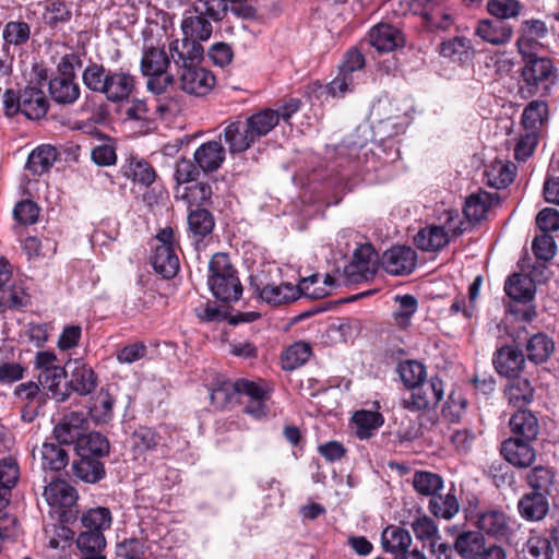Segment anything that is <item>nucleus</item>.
<instances>
[{"instance_id": "obj_1", "label": "nucleus", "mask_w": 559, "mask_h": 559, "mask_svg": "<svg viewBox=\"0 0 559 559\" xmlns=\"http://www.w3.org/2000/svg\"><path fill=\"white\" fill-rule=\"evenodd\" d=\"M212 0L192 1L185 10L180 23L183 38L175 39L169 44V52L180 53L188 59H203L204 48L202 41L210 39L214 23H219L227 14L212 4Z\"/></svg>"}, {"instance_id": "obj_2", "label": "nucleus", "mask_w": 559, "mask_h": 559, "mask_svg": "<svg viewBox=\"0 0 559 559\" xmlns=\"http://www.w3.org/2000/svg\"><path fill=\"white\" fill-rule=\"evenodd\" d=\"M321 278L322 276L320 274H312L302 278L298 285H293L290 283H269L260 275H251L250 287L262 301L272 307H276L290 304L297 300L300 296H305L310 299H321L326 297L328 292L325 288L310 289V285L320 282Z\"/></svg>"}, {"instance_id": "obj_3", "label": "nucleus", "mask_w": 559, "mask_h": 559, "mask_svg": "<svg viewBox=\"0 0 559 559\" xmlns=\"http://www.w3.org/2000/svg\"><path fill=\"white\" fill-rule=\"evenodd\" d=\"M521 76L523 85L520 93L524 97H548L559 81L558 69L547 57H530L522 68Z\"/></svg>"}, {"instance_id": "obj_4", "label": "nucleus", "mask_w": 559, "mask_h": 559, "mask_svg": "<svg viewBox=\"0 0 559 559\" xmlns=\"http://www.w3.org/2000/svg\"><path fill=\"white\" fill-rule=\"evenodd\" d=\"M207 284L213 296L223 302L238 301L242 285L226 253H215L209 262Z\"/></svg>"}, {"instance_id": "obj_5", "label": "nucleus", "mask_w": 559, "mask_h": 559, "mask_svg": "<svg viewBox=\"0 0 559 559\" xmlns=\"http://www.w3.org/2000/svg\"><path fill=\"white\" fill-rule=\"evenodd\" d=\"M177 67L176 82L180 91L186 94L202 97L207 95L215 86L214 74L201 67L202 59H188L180 53L169 52Z\"/></svg>"}, {"instance_id": "obj_6", "label": "nucleus", "mask_w": 559, "mask_h": 559, "mask_svg": "<svg viewBox=\"0 0 559 559\" xmlns=\"http://www.w3.org/2000/svg\"><path fill=\"white\" fill-rule=\"evenodd\" d=\"M170 59L164 48L150 47L143 50L141 71L147 76V88L151 92H162L165 86L175 85V75L167 72Z\"/></svg>"}, {"instance_id": "obj_7", "label": "nucleus", "mask_w": 559, "mask_h": 559, "mask_svg": "<svg viewBox=\"0 0 559 559\" xmlns=\"http://www.w3.org/2000/svg\"><path fill=\"white\" fill-rule=\"evenodd\" d=\"M43 496L62 523H71L78 518L76 490L63 479L51 480L44 488Z\"/></svg>"}, {"instance_id": "obj_8", "label": "nucleus", "mask_w": 559, "mask_h": 559, "mask_svg": "<svg viewBox=\"0 0 559 559\" xmlns=\"http://www.w3.org/2000/svg\"><path fill=\"white\" fill-rule=\"evenodd\" d=\"M156 241L152 257L153 269L164 278H173L179 271L174 229L171 227L160 229L156 235Z\"/></svg>"}, {"instance_id": "obj_9", "label": "nucleus", "mask_w": 559, "mask_h": 559, "mask_svg": "<svg viewBox=\"0 0 559 559\" xmlns=\"http://www.w3.org/2000/svg\"><path fill=\"white\" fill-rule=\"evenodd\" d=\"M378 271V254L369 243L362 245L354 252L352 262L345 267V275L350 283L367 282Z\"/></svg>"}, {"instance_id": "obj_10", "label": "nucleus", "mask_w": 559, "mask_h": 559, "mask_svg": "<svg viewBox=\"0 0 559 559\" xmlns=\"http://www.w3.org/2000/svg\"><path fill=\"white\" fill-rule=\"evenodd\" d=\"M443 397V381L432 377L412 389L409 397L403 400V406L409 411H425L436 407Z\"/></svg>"}, {"instance_id": "obj_11", "label": "nucleus", "mask_w": 559, "mask_h": 559, "mask_svg": "<svg viewBox=\"0 0 559 559\" xmlns=\"http://www.w3.org/2000/svg\"><path fill=\"white\" fill-rule=\"evenodd\" d=\"M381 265L391 275H408L416 269L417 253L407 246H393L382 254Z\"/></svg>"}, {"instance_id": "obj_12", "label": "nucleus", "mask_w": 559, "mask_h": 559, "mask_svg": "<svg viewBox=\"0 0 559 559\" xmlns=\"http://www.w3.org/2000/svg\"><path fill=\"white\" fill-rule=\"evenodd\" d=\"M88 429L85 413L73 411L62 416L53 428V437L60 444L78 443Z\"/></svg>"}, {"instance_id": "obj_13", "label": "nucleus", "mask_w": 559, "mask_h": 559, "mask_svg": "<svg viewBox=\"0 0 559 559\" xmlns=\"http://www.w3.org/2000/svg\"><path fill=\"white\" fill-rule=\"evenodd\" d=\"M532 441L519 437H510L501 443L500 453L515 468L531 467L537 457Z\"/></svg>"}, {"instance_id": "obj_14", "label": "nucleus", "mask_w": 559, "mask_h": 559, "mask_svg": "<svg viewBox=\"0 0 559 559\" xmlns=\"http://www.w3.org/2000/svg\"><path fill=\"white\" fill-rule=\"evenodd\" d=\"M67 367L70 369V380L67 383V388L69 386L81 396L88 395L96 389L98 383L97 374L83 359H70Z\"/></svg>"}, {"instance_id": "obj_15", "label": "nucleus", "mask_w": 559, "mask_h": 559, "mask_svg": "<svg viewBox=\"0 0 559 559\" xmlns=\"http://www.w3.org/2000/svg\"><path fill=\"white\" fill-rule=\"evenodd\" d=\"M496 371L503 377L515 378L523 371L525 357L521 349L504 345L497 349L492 359Z\"/></svg>"}, {"instance_id": "obj_16", "label": "nucleus", "mask_w": 559, "mask_h": 559, "mask_svg": "<svg viewBox=\"0 0 559 559\" xmlns=\"http://www.w3.org/2000/svg\"><path fill=\"white\" fill-rule=\"evenodd\" d=\"M135 88V79L128 72L108 70L102 94L110 103H121L129 98Z\"/></svg>"}, {"instance_id": "obj_17", "label": "nucleus", "mask_w": 559, "mask_h": 559, "mask_svg": "<svg viewBox=\"0 0 559 559\" xmlns=\"http://www.w3.org/2000/svg\"><path fill=\"white\" fill-rule=\"evenodd\" d=\"M475 34L490 45L502 46L511 40L513 27L508 22L497 17L485 19L478 21Z\"/></svg>"}, {"instance_id": "obj_18", "label": "nucleus", "mask_w": 559, "mask_h": 559, "mask_svg": "<svg viewBox=\"0 0 559 559\" xmlns=\"http://www.w3.org/2000/svg\"><path fill=\"white\" fill-rule=\"evenodd\" d=\"M370 44L381 52H390L405 44L402 32L390 24H378L369 33Z\"/></svg>"}, {"instance_id": "obj_19", "label": "nucleus", "mask_w": 559, "mask_h": 559, "mask_svg": "<svg viewBox=\"0 0 559 559\" xmlns=\"http://www.w3.org/2000/svg\"><path fill=\"white\" fill-rule=\"evenodd\" d=\"M224 141L230 154L246 152L257 142L247 122L240 120L230 122L224 129Z\"/></svg>"}, {"instance_id": "obj_20", "label": "nucleus", "mask_w": 559, "mask_h": 559, "mask_svg": "<svg viewBox=\"0 0 559 559\" xmlns=\"http://www.w3.org/2000/svg\"><path fill=\"white\" fill-rule=\"evenodd\" d=\"M193 158L202 171L213 173L225 160V148L221 141H207L195 150Z\"/></svg>"}, {"instance_id": "obj_21", "label": "nucleus", "mask_w": 559, "mask_h": 559, "mask_svg": "<svg viewBox=\"0 0 559 559\" xmlns=\"http://www.w3.org/2000/svg\"><path fill=\"white\" fill-rule=\"evenodd\" d=\"M48 91L51 99L63 106L74 104L81 95V87L79 83L70 76L52 78L49 81Z\"/></svg>"}, {"instance_id": "obj_22", "label": "nucleus", "mask_w": 559, "mask_h": 559, "mask_svg": "<svg viewBox=\"0 0 559 559\" xmlns=\"http://www.w3.org/2000/svg\"><path fill=\"white\" fill-rule=\"evenodd\" d=\"M21 114L36 120L46 116L48 100L44 92L37 87H26L20 92Z\"/></svg>"}, {"instance_id": "obj_23", "label": "nucleus", "mask_w": 559, "mask_h": 559, "mask_svg": "<svg viewBox=\"0 0 559 559\" xmlns=\"http://www.w3.org/2000/svg\"><path fill=\"white\" fill-rule=\"evenodd\" d=\"M520 515L531 522L542 521L549 511L548 497L544 493L527 492L518 502Z\"/></svg>"}, {"instance_id": "obj_24", "label": "nucleus", "mask_w": 559, "mask_h": 559, "mask_svg": "<svg viewBox=\"0 0 559 559\" xmlns=\"http://www.w3.org/2000/svg\"><path fill=\"white\" fill-rule=\"evenodd\" d=\"M476 526L481 534H486L495 538H506L510 532L507 516L499 510H487L479 513Z\"/></svg>"}, {"instance_id": "obj_25", "label": "nucleus", "mask_w": 559, "mask_h": 559, "mask_svg": "<svg viewBox=\"0 0 559 559\" xmlns=\"http://www.w3.org/2000/svg\"><path fill=\"white\" fill-rule=\"evenodd\" d=\"M237 394L246 395L250 403L246 406V412L254 417H261L265 414L264 402L267 399V392L258 383L245 379L236 381Z\"/></svg>"}, {"instance_id": "obj_26", "label": "nucleus", "mask_w": 559, "mask_h": 559, "mask_svg": "<svg viewBox=\"0 0 559 559\" xmlns=\"http://www.w3.org/2000/svg\"><path fill=\"white\" fill-rule=\"evenodd\" d=\"M416 247L426 252H436L450 242V236L439 225H429L421 228L414 237Z\"/></svg>"}, {"instance_id": "obj_27", "label": "nucleus", "mask_w": 559, "mask_h": 559, "mask_svg": "<svg viewBox=\"0 0 559 559\" xmlns=\"http://www.w3.org/2000/svg\"><path fill=\"white\" fill-rule=\"evenodd\" d=\"M412 545L409 532L397 525L386 526L381 534V546L384 551L394 555L396 558L405 554Z\"/></svg>"}, {"instance_id": "obj_28", "label": "nucleus", "mask_w": 559, "mask_h": 559, "mask_svg": "<svg viewBox=\"0 0 559 559\" xmlns=\"http://www.w3.org/2000/svg\"><path fill=\"white\" fill-rule=\"evenodd\" d=\"M126 178L131 179L143 187H150L156 180L154 167L144 158L130 156L122 166Z\"/></svg>"}, {"instance_id": "obj_29", "label": "nucleus", "mask_w": 559, "mask_h": 559, "mask_svg": "<svg viewBox=\"0 0 559 559\" xmlns=\"http://www.w3.org/2000/svg\"><path fill=\"white\" fill-rule=\"evenodd\" d=\"M80 559H106V538L102 533L82 531L75 540Z\"/></svg>"}, {"instance_id": "obj_30", "label": "nucleus", "mask_w": 559, "mask_h": 559, "mask_svg": "<svg viewBox=\"0 0 559 559\" xmlns=\"http://www.w3.org/2000/svg\"><path fill=\"white\" fill-rule=\"evenodd\" d=\"M556 472L550 466H533L525 475V481L531 492L550 496L555 489Z\"/></svg>"}, {"instance_id": "obj_31", "label": "nucleus", "mask_w": 559, "mask_h": 559, "mask_svg": "<svg viewBox=\"0 0 559 559\" xmlns=\"http://www.w3.org/2000/svg\"><path fill=\"white\" fill-rule=\"evenodd\" d=\"M168 87L165 86L162 92H153L156 95L154 110L162 119L177 116L185 107L183 96L177 91H168Z\"/></svg>"}, {"instance_id": "obj_32", "label": "nucleus", "mask_w": 559, "mask_h": 559, "mask_svg": "<svg viewBox=\"0 0 559 559\" xmlns=\"http://www.w3.org/2000/svg\"><path fill=\"white\" fill-rule=\"evenodd\" d=\"M511 431L515 437L533 441L539 433V423L537 417L527 409H518L509 421Z\"/></svg>"}, {"instance_id": "obj_33", "label": "nucleus", "mask_w": 559, "mask_h": 559, "mask_svg": "<svg viewBox=\"0 0 559 559\" xmlns=\"http://www.w3.org/2000/svg\"><path fill=\"white\" fill-rule=\"evenodd\" d=\"M57 157L58 153L53 146L39 145L29 153L25 168L33 176H41L50 170Z\"/></svg>"}, {"instance_id": "obj_34", "label": "nucleus", "mask_w": 559, "mask_h": 559, "mask_svg": "<svg viewBox=\"0 0 559 559\" xmlns=\"http://www.w3.org/2000/svg\"><path fill=\"white\" fill-rule=\"evenodd\" d=\"M504 396L513 407L525 409L534 399V388L527 379L515 377L507 385Z\"/></svg>"}, {"instance_id": "obj_35", "label": "nucleus", "mask_w": 559, "mask_h": 559, "mask_svg": "<svg viewBox=\"0 0 559 559\" xmlns=\"http://www.w3.org/2000/svg\"><path fill=\"white\" fill-rule=\"evenodd\" d=\"M79 460L73 463L74 475L87 484H96L102 480L105 475V466L102 459L86 455H78Z\"/></svg>"}, {"instance_id": "obj_36", "label": "nucleus", "mask_w": 559, "mask_h": 559, "mask_svg": "<svg viewBox=\"0 0 559 559\" xmlns=\"http://www.w3.org/2000/svg\"><path fill=\"white\" fill-rule=\"evenodd\" d=\"M66 377V367L59 366L47 371L38 372L37 379L39 385H41L44 389H47L51 393L52 399L58 402H64L70 395L67 384L64 385V390L60 388Z\"/></svg>"}, {"instance_id": "obj_37", "label": "nucleus", "mask_w": 559, "mask_h": 559, "mask_svg": "<svg viewBox=\"0 0 559 559\" xmlns=\"http://www.w3.org/2000/svg\"><path fill=\"white\" fill-rule=\"evenodd\" d=\"M255 141L267 135L280 122V114L273 109H261L245 120Z\"/></svg>"}, {"instance_id": "obj_38", "label": "nucleus", "mask_w": 559, "mask_h": 559, "mask_svg": "<svg viewBox=\"0 0 559 559\" xmlns=\"http://www.w3.org/2000/svg\"><path fill=\"white\" fill-rule=\"evenodd\" d=\"M506 294L518 302H531L535 297V285L531 277L513 274L504 283Z\"/></svg>"}, {"instance_id": "obj_39", "label": "nucleus", "mask_w": 559, "mask_h": 559, "mask_svg": "<svg viewBox=\"0 0 559 559\" xmlns=\"http://www.w3.org/2000/svg\"><path fill=\"white\" fill-rule=\"evenodd\" d=\"M485 538L480 532L467 531L457 535L454 549L463 559H478L484 551Z\"/></svg>"}, {"instance_id": "obj_40", "label": "nucleus", "mask_w": 559, "mask_h": 559, "mask_svg": "<svg viewBox=\"0 0 559 559\" xmlns=\"http://www.w3.org/2000/svg\"><path fill=\"white\" fill-rule=\"evenodd\" d=\"M78 455L104 459L109 455L110 444L99 432L84 433L75 445Z\"/></svg>"}, {"instance_id": "obj_41", "label": "nucleus", "mask_w": 559, "mask_h": 559, "mask_svg": "<svg viewBox=\"0 0 559 559\" xmlns=\"http://www.w3.org/2000/svg\"><path fill=\"white\" fill-rule=\"evenodd\" d=\"M112 515L106 507H95L83 512L81 524L83 531H92L93 533H102L110 528Z\"/></svg>"}, {"instance_id": "obj_42", "label": "nucleus", "mask_w": 559, "mask_h": 559, "mask_svg": "<svg viewBox=\"0 0 559 559\" xmlns=\"http://www.w3.org/2000/svg\"><path fill=\"white\" fill-rule=\"evenodd\" d=\"M554 350V341L544 333L533 335L526 344L527 358L535 365L546 362Z\"/></svg>"}, {"instance_id": "obj_43", "label": "nucleus", "mask_w": 559, "mask_h": 559, "mask_svg": "<svg viewBox=\"0 0 559 559\" xmlns=\"http://www.w3.org/2000/svg\"><path fill=\"white\" fill-rule=\"evenodd\" d=\"M189 230L195 241L202 240L210 235L214 228V217L212 213L205 209H197L190 211L188 215Z\"/></svg>"}, {"instance_id": "obj_44", "label": "nucleus", "mask_w": 559, "mask_h": 559, "mask_svg": "<svg viewBox=\"0 0 559 559\" xmlns=\"http://www.w3.org/2000/svg\"><path fill=\"white\" fill-rule=\"evenodd\" d=\"M41 467L47 471L59 472L69 463L68 452L59 444L45 442L40 449Z\"/></svg>"}, {"instance_id": "obj_45", "label": "nucleus", "mask_w": 559, "mask_h": 559, "mask_svg": "<svg viewBox=\"0 0 559 559\" xmlns=\"http://www.w3.org/2000/svg\"><path fill=\"white\" fill-rule=\"evenodd\" d=\"M72 19L71 9L61 0H49L45 3L43 21L55 29L62 24H67Z\"/></svg>"}, {"instance_id": "obj_46", "label": "nucleus", "mask_w": 559, "mask_h": 559, "mask_svg": "<svg viewBox=\"0 0 559 559\" xmlns=\"http://www.w3.org/2000/svg\"><path fill=\"white\" fill-rule=\"evenodd\" d=\"M472 45L466 37L456 36L444 40L439 46L440 55L454 62H464L471 57Z\"/></svg>"}, {"instance_id": "obj_47", "label": "nucleus", "mask_w": 559, "mask_h": 559, "mask_svg": "<svg viewBox=\"0 0 559 559\" xmlns=\"http://www.w3.org/2000/svg\"><path fill=\"white\" fill-rule=\"evenodd\" d=\"M430 512L444 520H451L460 510L456 496L450 491L447 495L436 493L429 501Z\"/></svg>"}, {"instance_id": "obj_48", "label": "nucleus", "mask_w": 559, "mask_h": 559, "mask_svg": "<svg viewBox=\"0 0 559 559\" xmlns=\"http://www.w3.org/2000/svg\"><path fill=\"white\" fill-rule=\"evenodd\" d=\"M514 165L493 162L486 170L487 183L496 189L507 188L514 180Z\"/></svg>"}, {"instance_id": "obj_49", "label": "nucleus", "mask_w": 559, "mask_h": 559, "mask_svg": "<svg viewBox=\"0 0 559 559\" xmlns=\"http://www.w3.org/2000/svg\"><path fill=\"white\" fill-rule=\"evenodd\" d=\"M312 354L309 344L296 342L282 354V364L285 370H295L306 364Z\"/></svg>"}, {"instance_id": "obj_50", "label": "nucleus", "mask_w": 559, "mask_h": 559, "mask_svg": "<svg viewBox=\"0 0 559 559\" xmlns=\"http://www.w3.org/2000/svg\"><path fill=\"white\" fill-rule=\"evenodd\" d=\"M413 486L416 492L432 498L443 487V479L440 475L419 471L413 475Z\"/></svg>"}, {"instance_id": "obj_51", "label": "nucleus", "mask_w": 559, "mask_h": 559, "mask_svg": "<svg viewBox=\"0 0 559 559\" xmlns=\"http://www.w3.org/2000/svg\"><path fill=\"white\" fill-rule=\"evenodd\" d=\"M491 203V194L488 192H478L471 194L465 202L463 212L469 222H479L483 219Z\"/></svg>"}, {"instance_id": "obj_52", "label": "nucleus", "mask_w": 559, "mask_h": 559, "mask_svg": "<svg viewBox=\"0 0 559 559\" xmlns=\"http://www.w3.org/2000/svg\"><path fill=\"white\" fill-rule=\"evenodd\" d=\"M548 116V105L545 100H532L522 114V123L526 129L535 130L543 126Z\"/></svg>"}, {"instance_id": "obj_53", "label": "nucleus", "mask_w": 559, "mask_h": 559, "mask_svg": "<svg viewBox=\"0 0 559 559\" xmlns=\"http://www.w3.org/2000/svg\"><path fill=\"white\" fill-rule=\"evenodd\" d=\"M108 70L103 64L91 62L82 73V81L86 88L94 93L103 92Z\"/></svg>"}, {"instance_id": "obj_54", "label": "nucleus", "mask_w": 559, "mask_h": 559, "mask_svg": "<svg viewBox=\"0 0 559 559\" xmlns=\"http://www.w3.org/2000/svg\"><path fill=\"white\" fill-rule=\"evenodd\" d=\"M397 309L393 312V318L400 328H407L411 319L417 311V299L413 295L396 296Z\"/></svg>"}, {"instance_id": "obj_55", "label": "nucleus", "mask_w": 559, "mask_h": 559, "mask_svg": "<svg viewBox=\"0 0 559 559\" xmlns=\"http://www.w3.org/2000/svg\"><path fill=\"white\" fill-rule=\"evenodd\" d=\"M399 373L403 383L407 388L414 389L415 386L425 382L426 368L419 361L409 360L399 366Z\"/></svg>"}, {"instance_id": "obj_56", "label": "nucleus", "mask_w": 559, "mask_h": 559, "mask_svg": "<svg viewBox=\"0 0 559 559\" xmlns=\"http://www.w3.org/2000/svg\"><path fill=\"white\" fill-rule=\"evenodd\" d=\"M550 540L540 536H532L522 549L523 559H551Z\"/></svg>"}, {"instance_id": "obj_57", "label": "nucleus", "mask_w": 559, "mask_h": 559, "mask_svg": "<svg viewBox=\"0 0 559 559\" xmlns=\"http://www.w3.org/2000/svg\"><path fill=\"white\" fill-rule=\"evenodd\" d=\"M487 11L502 21L516 17L521 11V4L518 0H488Z\"/></svg>"}, {"instance_id": "obj_58", "label": "nucleus", "mask_w": 559, "mask_h": 559, "mask_svg": "<svg viewBox=\"0 0 559 559\" xmlns=\"http://www.w3.org/2000/svg\"><path fill=\"white\" fill-rule=\"evenodd\" d=\"M467 400L459 391H452L442 408V415L445 419L457 423L466 412Z\"/></svg>"}, {"instance_id": "obj_59", "label": "nucleus", "mask_w": 559, "mask_h": 559, "mask_svg": "<svg viewBox=\"0 0 559 559\" xmlns=\"http://www.w3.org/2000/svg\"><path fill=\"white\" fill-rule=\"evenodd\" d=\"M160 437L151 428H140L132 435V449L135 453L142 454L156 449Z\"/></svg>"}, {"instance_id": "obj_60", "label": "nucleus", "mask_w": 559, "mask_h": 559, "mask_svg": "<svg viewBox=\"0 0 559 559\" xmlns=\"http://www.w3.org/2000/svg\"><path fill=\"white\" fill-rule=\"evenodd\" d=\"M114 403V397L107 391L100 390L93 406L91 407V416L97 423L108 421L112 415Z\"/></svg>"}, {"instance_id": "obj_61", "label": "nucleus", "mask_w": 559, "mask_h": 559, "mask_svg": "<svg viewBox=\"0 0 559 559\" xmlns=\"http://www.w3.org/2000/svg\"><path fill=\"white\" fill-rule=\"evenodd\" d=\"M31 29L27 23L11 21L3 29V39L14 46L25 44L29 39Z\"/></svg>"}, {"instance_id": "obj_62", "label": "nucleus", "mask_w": 559, "mask_h": 559, "mask_svg": "<svg viewBox=\"0 0 559 559\" xmlns=\"http://www.w3.org/2000/svg\"><path fill=\"white\" fill-rule=\"evenodd\" d=\"M353 420L357 426V435L367 438L369 431L381 426L380 415L370 411H358L354 414Z\"/></svg>"}, {"instance_id": "obj_63", "label": "nucleus", "mask_w": 559, "mask_h": 559, "mask_svg": "<svg viewBox=\"0 0 559 559\" xmlns=\"http://www.w3.org/2000/svg\"><path fill=\"white\" fill-rule=\"evenodd\" d=\"M237 394L236 381H223L211 390L212 404L218 408H225Z\"/></svg>"}, {"instance_id": "obj_64", "label": "nucleus", "mask_w": 559, "mask_h": 559, "mask_svg": "<svg viewBox=\"0 0 559 559\" xmlns=\"http://www.w3.org/2000/svg\"><path fill=\"white\" fill-rule=\"evenodd\" d=\"M412 528L417 539L431 543L438 535V527L432 519L427 515L417 518L412 523Z\"/></svg>"}]
</instances>
